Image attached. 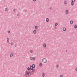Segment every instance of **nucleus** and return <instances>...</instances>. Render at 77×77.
<instances>
[{
    "label": "nucleus",
    "instance_id": "nucleus-5",
    "mask_svg": "<svg viewBox=\"0 0 77 77\" xmlns=\"http://www.w3.org/2000/svg\"><path fill=\"white\" fill-rule=\"evenodd\" d=\"M27 70L28 71H30L31 69H30V67H28L27 68Z\"/></svg>",
    "mask_w": 77,
    "mask_h": 77
},
{
    "label": "nucleus",
    "instance_id": "nucleus-33",
    "mask_svg": "<svg viewBox=\"0 0 77 77\" xmlns=\"http://www.w3.org/2000/svg\"><path fill=\"white\" fill-rule=\"evenodd\" d=\"M75 70L77 71V68H75Z\"/></svg>",
    "mask_w": 77,
    "mask_h": 77
},
{
    "label": "nucleus",
    "instance_id": "nucleus-25",
    "mask_svg": "<svg viewBox=\"0 0 77 77\" xmlns=\"http://www.w3.org/2000/svg\"><path fill=\"white\" fill-rule=\"evenodd\" d=\"M30 52L31 53H33V51L32 50H31L30 51Z\"/></svg>",
    "mask_w": 77,
    "mask_h": 77
},
{
    "label": "nucleus",
    "instance_id": "nucleus-19",
    "mask_svg": "<svg viewBox=\"0 0 77 77\" xmlns=\"http://www.w3.org/2000/svg\"><path fill=\"white\" fill-rule=\"evenodd\" d=\"M42 74L43 75H42V77H45V74H44V73H43Z\"/></svg>",
    "mask_w": 77,
    "mask_h": 77
},
{
    "label": "nucleus",
    "instance_id": "nucleus-12",
    "mask_svg": "<svg viewBox=\"0 0 77 77\" xmlns=\"http://www.w3.org/2000/svg\"><path fill=\"white\" fill-rule=\"evenodd\" d=\"M33 33L34 34H36V30H34L33 31Z\"/></svg>",
    "mask_w": 77,
    "mask_h": 77
},
{
    "label": "nucleus",
    "instance_id": "nucleus-32",
    "mask_svg": "<svg viewBox=\"0 0 77 77\" xmlns=\"http://www.w3.org/2000/svg\"><path fill=\"white\" fill-rule=\"evenodd\" d=\"M14 12H15V9H14Z\"/></svg>",
    "mask_w": 77,
    "mask_h": 77
},
{
    "label": "nucleus",
    "instance_id": "nucleus-16",
    "mask_svg": "<svg viewBox=\"0 0 77 77\" xmlns=\"http://www.w3.org/2000/svg\"><path fill=\"white\" fill-rule=\"evenodd\" d=\"M30 59L31 60H32L33 59V57H30Z\"/></svg>",
    "mask_w": 77,
    "mask_h": 77
},
{
    "label": "nucleus",
    "instance_id": "nucleus-37",
    "mask_svg": "<svg viewBox=\"0 0 77 77\" xmlns=\"http://www.w3.org/2000/svg\"><path fill=\"white\" fill-rule=\"evenodd\" d=\"M17 16H18L19 15V14H17Z\"/></svg>",
    "mask_w": 77,
    "mask_h": 77
},
{
    "label": "nucleus",
    "instance_id": "nucleus-4",
    "mask_svg": "<svg viewBox=\"0 0 77 77\" xmlns=\"http://www.w3.org/2000/svg\"><path fill=\"white\" fill-rule=\"evenodd\" d=\"M35 66H34V67H32L31 68H30V69L31 70H32H32H33V69H34V68H35Z\"/></svg>",
    "mask_w": 77,
    "mask_h": 77
},
{
    "label": "nucleus",
    "instance_id": "nucleus-7",
    "mask_svg": "<svg viewBox=\"0 0 77 77\" xmlns=\"http://www.w3.org/2000/svg\"><path fill=\"white\" fill-rule=\"evenodd\" d=\"M12 56H13V53L11 52V53L10 57H12Z\"/></svg>",
    "mask_w": 77,
    "mask_h": 77
},
{
    "label": "nucleus",
    "instance_id": "nucleus-1",
    "mask_svg": "<svg viewBox=\"0 0 77 77\" xmlns=\"http://www.w3.org/2000/svg\"><path fill=\"white\" fill-rule=\"evenodd\" d=\"M31 75V72H29L27 71H26L25 72V76H30Z\"/></svg>",
    "mask_w": 77,
    "mask_h": 77
},
{
    "label": "nucleus",
    "instance_id": "nucleus-9",
    "mask_svg": "<svg viewBox=\"0 0 77 77\" xmlns=\"http://www.w3.org/2000/svg\"><path fill=\"white\" fill-rule=\"evenodd\" d=\"M46 22H48V21H49V19H48V18H47L46 20Z\"/></svg>",
    "mask_w": 77,
    "mask_h": 77
},
{
    "label": "nucleus",
    "instance_id": "nucleus-36",
    "mask_svg": "<svg viewBox=\"0 0 77 77\" xmlns=\"http://www.w3.org/2000/svg\"><path fill=\"white\" fill-rule=\"evenodd\" d=\"M66 52H68V51L67 50H66Z\"/></svg>",
    "mask_w": 77,
    "mask_h": 77
},
{
    "label": "nucleus",
    "instance_id": "nucleus-18",
    "mask_svg": "<svg viewBox=\"0 0 77 77\" xmlns=\"http://www.w3.org/2000/svg\"><path fill=\"white\" fill-rule=\"evenodd\" d=\"M58 25V23H55V26H57Z\"/></svg>",
    "mask_w": 77,
    "mask_h": 77
},
{
    "label": "nucleus",
    "instance_id": "nucleus-2",
    "mask_svg": "<svg viewBox=\"0 0 77 77\" xmlns=\"http://www.w3.org/2000/svg\"><path fill=\"white\" fill-rule=\"evenodd\" d=\"M75 2V0H72V2H71V4L72 6H74V3Z\"/></svg>",
    "mask_w": 77,
    "mask_h": 77
},
{
    "label": "nucleus",
    "instance_id": "nucleus-13",
    "mask_svg": "<svg viewBox=\"0 0 77 77\" xmlns=\"http://www.w3.org/2000/svg\"><path fill=\"white\" fill-rule=\"evenodd\" d=\"M74 29H77V26L76 25H75L74 26Z\"/></svg>",
    "mask_w": 77,
    "mask_h": 77
},
{
    "label": "nucleus",
    "instance_id": "nucleus-34",
    "mask_svg": "<svg viewBox=\"0 0 77 77\" xmlns=\"http://www.w3.org/2000/svg\"><path fill=\"white\" fill-rule=\"evenodd\" d=\"M33 2H35L36 1V0H33Z\"/></svg>",
    "mask_w": 77,
    "mask_h": 77
},
{
    "label": "nucleus",
    "instance_id": "nucleus-24",
    "mask_svg": "<svg viewBox=\"0 0 77 77\" xmlns=\"http://www.w3.org/2000/svg\"><path fill=\"white\" fill-rule=\"evenodd\" d=\"M35 60V58L32 57V60Z\"/></svg>",
    "mask_w": 77,
    "mask_h": 77
},
{
    "label": "nucleus",
    "instance_id": "nucleus-10",
    "mask_svg": "<svg viewBox=\"0 0 77 77\" xmlns=\"http://www.w3.org/2000/svg\"><path fill=\"white\" fill-rule=\"evenodd\" d=\"M35 28L36 30H38V26H37L36 25L35 26Z\"/></svg>",
    "mask_w": 77,
    "mask_h": 77
},
{
    "label": "nucleus",
    "instance_id": "nucleus-8",
    "mask_svg": "<svg viewBox=\"0 0 77 77\" xmlns=\"http://www.w3.org/2000/svg\"><path fill=\"white\" fill-rule=\"evenodd\" d=\"M39 66H42V63H40L39 64Z\"/></svg>",
    "mask_w": 77,
    "mask_h": 77
},
{
    "label": "nucleus",
    "instance_id": "nucleus-38",
    "mask_svg": "<svg viewBox=\"0 0 77 77\" xmlns=\"http://www.w3.org/2000/svg\"><path fill=\"white\" fill-rule=\"evenodd\" d=\"M74 0H73V2H74Z\"/></svg>",
    "mask_w": 77,
    "mask_h": 77
},
{
    "label": "nucleus",
    "instance_id": "nucleus-35",
    "mask_svg": "<svg viewBox=\"0 0 77 77\" xmlns=\"http://www.w3.org/2000/svg\"><path fill=\"white\" fill-rule=\"evenodd\" d=\"M14 47H17V45H14Z\"/></svg>",
    "mask_w": 77,
    "mask_h": 77
},
{
    "label": "nucleus",
    "instance_id": "nucleus-22",
    "mask_svg": "<svg viewBox=\"0 0 77 77\" xmlns=\"http://www.w3.org/2000/svg\"><path fill=\"white\" fill-rule=\"evenodd\" d=\"M7 42H9V38H7Z\"/></svg>",
    "mask_w": 77,
    "mask_h": 77
},
{
    "label": "nucleus",
    "instance_id": "nucleus-26",
    "mask_svg": "<svg viewBox=\"0 0 77 77\" xmlns=\"http://www.w3.org/2000/svg\"><path fill=\"white\" fill-rule=\"evenodd\" d=\"M56 67H57V68H59V66H58V65H56Z\"/></svg>",
    "mask_w": 77,
    "mask_h": 77
},
{
    "label": "nucleus",
    "instance_id": "nucleus-6",
    "mask_svg": "<svg viewBox=\"0 0 77 77\" xmlns=\"http://www.w3.org/2000/svg\"><path fill=\"white\" fill-rule=\"evenodd\" d=\"M68 12H69V11L68 10H66V14H68Z\"/></svg>",
    "mask_w": 77,
    "mask_h": 77
},
{
    "label": "nucleus",
    "instance_id": "nucleus-27",
    "mask_svg": "<svg viewBox=\"0 0 77 77\" xmlns=\"http://www.w3.org/2000/svg\"><path fill=\"white\" fill-rule=\"evenodd\" d=\"M52 9V8L51 7H50L49 8L50 10H51V9Z\"/></svg>",
    "mask_w": 77,
    "mask_h": 77
},
{
    "label": "nucleus",
    "instance_id": "nucleus-17",
    "mask_svg": "<svg viewBox=\"0 0 77 77\" xmlns=\"http://www.w3.org/2000/svg\"><path fill=\"white\" fill-rule=\"evenodd\" d=\"M35 66V65L34 64H33L32 65V67H34V66Z\"/></svg>",
    "mask_w": 77,
    "mask_h": 77
},
{
    "label": "nucleus",
    "instance_id": "nucleus-11",
    "mask_svg": "<svg viewBox=\"0 0 77 77\" xmlns=\"http://www.w3.org/2000/svg\"><path fill=\"white\" fill-rule=\"evenodd\" d=\"M66 28L64 27L63 29V30L65 32V31H66Z\"/></svg>",
    "mask_w": 77,
    "mask_h": 77
},
{
    "label": "nucleus",
    "instance_id": "nucleus-30",
    "mask_svg": "<svg viewBox=\"0 0 77 77\" xmlns=\"http://www.w3.org/2000/svg\"><path fill=\"white\" fill-rule=\"evenodd\" d=\"M12 44H13V42H12L11 43V45H12Z\"/></svg>",
    "mask_w": 77,
    "mask_h": 77
},
{
    "label": "nucleus",
    "instance_id": "nucleus-31",
    "mask_svg": "<svg viewBox=\"0 0 77 77\" xmlns=\"http://www.w3.org/2000/svg\"><path fill=\"white\" fill-rule=\"evenodd\" d=\"M60 77H63V76L62 75H60Z\"/></svg>",
    "mask_w": 77,
    "mask_h": 77
},
{
    "label": "nucleus",
    "instance_id": "nucleus-14",
    "mask_svg": "<svg viewBox=\"0 0 77 77\" xmlns=\"http://www.w3.org/2000/svg\"><path fill=\"white\" fill-rule=\"evenodd\" d=\"M70 24H73V21L72 20L70 22Z\"/></svg>",
    "mask_w": 77,
    "mask_h": 77
},
{
    "label": "nucleus",
    "instance_id": "nucleus-15",
    "mask_svg": "<svg viewBox=\"0 0 77 77\" xmlns=\"http://www.w3.org/2000/svg\"><path fill=\"white\" fill-rule=\"evenodd\" d=\"M47 45L45 44H44L43 45V47H44L45 48L46 47Z\"/></svg>",
    "mask_w": 77,
    "mask_h": 77
},
{
    "label": "nucleus",
    "instance_id": "nucleus-23",
    "mask_svg": "<svg viewBox=\"0 0 77 77\" xmlns=\"http://www.w3.org/2000/svg\"><path fill=\"white\" fill-rule=\"evenodd\" d=\"M5 11H8V8H6L5 9Z\"/></svg>",
    "mask_w": 77,
    "mask_h": 77
},
{
    "label": "nucleus",
    "instance_id": "nucleus-28",
    "mask_svg": "<svg viewBox=\"0 0 77 77\" xmlns=\"http://www.w3.org/2000/svg\"><path fill=\"white\" fill-rule=\"evenodd\" d=\"M29 66L30 67V68H32V65H30Z\"/></svg>",
    "mask_w": 77,
    "mask_h": 77
},
{
    "label": "nucleus",
    "instance_id": "nucleus-21",
    "mask_svg": "<svg viewBox=\"0 0 77 77\" xmlns=\"http://www.w3.org/2000/svg\"><path fill=\"white\" fill-rule=\"evenodd\" d=\"M32 72H34V71H35V69H34L32 70Z\"/></svg>",
    "mask_w": 77,
    "mask_h": 77
},
{
    "label": "nucleus",
    "instance_id": "nucleus-29",
    "mask_svg": "<svg viewBox=\"0 0 77 77\" xmlns=\"http://www.w3.org/2000/svg\"><path fill=\"white\" fill-rule=\"evenodd\" d=\"M8 33H10V31H8Z\"/></svg>",
    "mask_w": 77,
    "mask_h": 77
},
{
    "label": "nucleus",
    "instance_id": "nucleus-3",
    "mask_svg": "<svg viewBox=\"0 0 77 77\" xmlns=\"http://www.w3.org/2000/svg\"><path fill=\"white\" fill-rule=\"evenodd\" d=\"M42 61L44 63H46L47 62V59L45 58H44L43 59Z\"/></svg>",
    "mask_w": 77,
    "mask_h": 77
},
{
    "label": "nucleus",
    "instance_id": "nucleus-20",
    "mask_svg": "<svg viewBox=\"0 0 77 77\" xmlns=\"http://www.w3.org/2000/svg\"><path fill=\"white\" fill-rule=\"evenodd\" d=\"M64 4L65 5H66V4H67V3H66V1H65L64 2Z\"/></svg>",
    "mask_w": 77,
    "mask_h": 77
}]
</instances>
